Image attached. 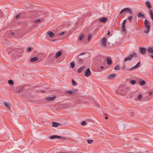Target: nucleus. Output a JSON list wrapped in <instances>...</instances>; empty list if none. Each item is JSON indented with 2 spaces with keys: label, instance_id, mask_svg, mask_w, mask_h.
Listing matches in <instances>:
<instances>
[{
  "label": "nucleus",
  "instance_id": "1",
  "mask_svg": "<svg viewBox=\"0 0 153 153\" xmlns=\"http://www.w3.org/2000/svg\"><path fill=\"white\" fill-rule=\"evenodd\" d=\"M23 51L19 49H16L13 50L11 56V59L16 60L21 57Z\"/></svg>",
  "mask_w": 153,
  "mask_h": 153
},
{
  "label": "nucleus",
  "instance_id": "2",
  "mask_svg": "<svg viewBox=\"0 0 153 153\" xmlns=\"http://www.w3.org/2000/svg\"><path fill=\"white\" fill-rule=\"evenodd\" d=\"M126 92V87L123 86L119 88L118 90L116 91V93L121 95H124Z\"/></svg>",
  "mask_w": 153,
  "mask_h": 153
},
{
  "label": "nucleus",
  "instance_id": "3",
  "mask_svg": "<svg viewBox=\"0 0 153 153\" xmlns=\"http://www.w3.org/2000/svg\"><path fill=\"white\" fill-rule=\"evenodd\" d=\"M102 57L101 56H97L95 58L94 61L95 63L98 65L102 64Z\"/></svg>",
  "mask_w": 153,
  "mask_h": 153
},
{
  "label": "nucleus",
  "instance_id": "4",
  "mask_svg": "<svg viewBox=\"0 0 153 153\" xmlns=\"http://www.w3.org/2000/svg\"><path fill=\"white\" fill-rule=\"evenodd\" d=\"M144 25L147 30H144V32L145 33H148L150 29V23L147 19H145L144 21Z\"/></svg>",
  "mask_w": 153,
  "mask_h": 153
},
{
  "label": "nucleus",
  "instance_id": "5",
  "mask_svg": "<svg viewBox=\"0 0 153 153\" xmlns=\"http://www.w3.org/2000/svg\"><path fill=\"white\" fill-rule=\"evenodd\" d=\"M127 22V19H125L124 20L122 23V25L121 26L120 31L122 33H127L126 29V24Z\"/></svg>",
  "mask_w": 153,
  "mask_h": 153
},
{
  "label": "nucleus",
  "instance_id": "6",
  "mask_svg": "<svg viewBox=\"0 0 153 153\" xmlns=\"http://www.w3.org/2000/svg\"><path fill=\"white\" fill-rule=\"evenodd\" d=\"M49 138L50 139H53L56 138L57 139H59L61 138L62 140H66V138L65 137H61L60 136L56 135H53L51 136H50L49 137Z\"/></svg>",
  "mask_w": 153,
  "mask_h": 153
},
{
  "label": "nucleus",
  "instance_id": "7",
  "mask_svg": "<svg viewBox=\"0 0 153 153\" xmlns=\"http://www.w3.org/2000/svg\"><path fill=\"white\" fill-rule=\"evenodd\" d=\"M123 12H127L130 14H131L132 13V11L129 8H126L122 10Z\"/></svg>",
  "mask_w": 153,
  "mask_h": 153
},
{
  "label": "nucleus",
  "instance_id": "8",
  "mask_svg": "<svg viewBox=\"0 0 153 153\" xmlns=\"http://www.w3.org/2000/svg\"><path fill=\"white\" fill-rule=\"evenodd\" d=\"M140 62H138V63L136 65L133 66V67H131V68H127V69H126V71H131L133 69H134V68H138L140 66Z\"/></svg>",
  "mask_w": 153,
  "mask_h": 153
},
{
  "label": "nucleus",
  "instance_id": "9",
  "mask_svg": "<svg viewBox=\"0 0 153 153\" xmlns=\"http://www.w3.org/2000/svg\"><path fill=\"white\" fill-rule=\"evenodd\" d=\"M140 62H138V63L136 65L133 66V67H131V68H127V69H126V71H131L133 69H134V68H138L140 66Z\"/></svg>",
  "mask_w": 153,
  "mask_h": 153
},
{
  "label": "nucleus",
  "instance_id": "10",
  "mask_svg": "<svg viewBox=\"0 0 153 153\" xmlns=\"http://www.w3.org/2000/svg\"><path fill=\"white\" fill-rule=\"evenodd\" d=\"M17 88L19 89V90L16 92H15L20 93L22 92L24 90L25 87L23 85H21L18 86L17 87Z\"/></svg>",
  "mask_w": 153,
  "mask_h": 153
},
{
  "label": "nucleus",
  "instance_id": "11",
  "mask_svg": "<svg viewBox=\"0 0 153 153\" xmlns=\"http://www.w3.org/2000/svg\"><path fill=\"white\" fill-rule=\"evenodd\" d=\"M107 39L105 38H103L101 40V44L104 47H105L107 45Z\"/></svg>",
  "mask_w": 153,
  "mask_h": 153
},
{
  "label": "nucleus",
  "instance_id": "12",
  "mask_svg": "<svg viewBox=\"0 0 153 153\" xmlns=\"http://www.w3.org/2000/svg\"><path fill=\"white\" fill-rule=\"evenodd\" d=\"M56 97V96L54 95L53 97H49L45 98V100L46 101H49L54 100Z\"/></svg>",
  "mask_w": 153,
  "mask_h": 153
},
{
  "label": "nucleus",
  "instance_id": "13",
  "mask_svg": "<svg viewBox=\"0 0 153 153\" xmlns=\"http://www.w3.org/2000/svg\"><path fill=\"white\" fill-rule=\"evenodd\" d=\"M91 71L89 68H88L85 72V75L86 77H89L91 76Z\"/></svg>",
  "mask_w": 153,
  "mask_h": 153
},
{
  "label": "nucleus",
  "instance_id": "14",
  "mask_svg": "<svg viewBox=\"0 0 153 153\" xmlns=\"http://www.w3.org/2000/svg\"><path fill=\"white\" fill-rule=\"evenodd\" d=\"M133 57V55L131 54H130L128 57L125 59L124 60V62H126L127 61L131 60Z\"/></svg>",
  "mask_w": 153,
  "mask_h": 153
},
{
  "label": "nucleus",
  "instance_id": "15",
  "mask_svg": "<svg viewBox=\"0 0 153 153\" xmlns=\"http://www.w3.org/2000/svg\"><path fill=\"white\" fill-rule=\"evenodd\" d=\"M140 50L142 54H145L146 53V49L144 47H140Z\"/></svg>",
  "mask_w": 153,
  "mask_h": 153
},
{
  "label": "nucleus",
  "instance_id": "16",
  "mask_svg": "<svg viewBox=\"0 0 153 153\" xmlns=\"http://www.w3.org/2000/svg\"><path fill=\"white\" fill-rule=\"evenodd\" d=\"M117 76V74L115 73L111 74L107 76L108 78L109 79H111L114 78Z\"/></svg>",
  "mask_w": 153,
  "mask_h": 153
},
{
  "label": "nucleus",
  "instance_id": "17",
  "mask_svg": "<svg viewBox=\"0 0 153 153\" xmlns=\"http://www.w3.org/2000/svg\"><path fill=\"white\" fill-rule=\"evenodd\" d=\"M146 7L149 9H151L152 8L151 4L150 2L149 1H146L145 3Z\"/></svg>",
  "mask_w": 153,
  "mask_h": 153
},
{
  "label": "nucleus",
  "instance_id": "18",
  "mask_svg": "<svg viewBox=\"0 0 153 153\" xmlns=\"http://www.w3.org/2000/svg\"><path fill=\"white\" fill-rule=\"evenodd\" d=\"M106 61H107V64L108 65H110L111 64L112 60L110 57H107L106 58Z\"/></svg>",
  "mask_w": 153,
  "mask_h": 153
},
{
  "label": "nucleus",
  "instance_id": "19",
  "mask_svg": "<svg viewBox=\"0 0 153 153\" xmlns=\"http://www.w3.org/2000/svg\"><path fill=\"white\" fill-rule=\"evenodd\" d=\"M107 20V18L105 17H103L99 19V21L103 23L105 22Z\"/></svg>",
  "mask_w": 153,
  "mask_h": 153
},
{
  "label": "nucleus",
  "instance_id": "20",
  "mask_svg": "<svg viewBox=\"0 0 153 153\" xmlns=\"http://www.w3.org/2000/svg\"><path fill=\"white\" fill-rule=\"evenodd\" d=\"M147 50L149 53H153V47H148Z\"/></svg>",
  "mask_w": 153,
  "mask_h": 153
},
{
  "label": "nucleus",
  "instance_id": "21",
  "mask_svg": "<svg viewBox=\"0 0 153 153\" xmlns=\"http://www.w3.org/2000/svg\"><path fill=\"white\" fill-rule=\"evenodd\" d=\"M60 125V124L59 123H56L55 122H52V126L54 127H56L59 126Z\"/></svg>",
  "mask_w": 153,
  "mask_h": 153
},
{
  "label": "nucleus",
  "instance_id": "22",
  "mask_svg": "<svg viewBox=\"0 0 153 153\" xmlns=\"http://www.w3.org/2000/svg\"><path fill=\"white\" fill-rule=\"evenodd\" d=\"M137 16L138 18H145V16L143 15L142 13L140 12L138 14H137Z\"/></svg>",
  "mask_w": 153,
  "mask_h": 153
},
{
  "label": "nucleus",
  "instance_id": "23",
  "mask_svg": "<svg viewBox=\"0 0 153 153\" xmlns=\"http://www.w3.org/2000/svg\"><path fill=\"white\" fill-rule=\"evenodd\" d=\"M47 33L51 38H52L54 35L53 33L51 31H48Z\"/></svg>",
  "mask_w": 153,
  "mask_h": 153
},
{
  "label": "nucleus",
  "instance_id": "24",
  "mask_svg": "<svg viewBox=\"0 0 153 153\" xmlns=\"http://www.w3.org/2000/svg\"><path fill=\"white\" fill-rule=\"evenodd\" d=\"M139 83L140 85L142 86L146 84L145 81L143 80L140 79L139 80Z\"/></svg>",
  "mask_w": 153,
  "mask_h": 153
},
{
  "label": "nucleus",
  "instance_id": "25",
  "mask_svg": "<svg viewBox=\"0 0 153 153\" xmlns=\"http://www.w3.org/2000/svg\"><path fill=\"white\" fill-rule=\"evenodd\" d=\"M38 59L36 57H32L30 58V62H34L36 61Z\"/></svg>",
  "mask_w": 153,
  "mask_h": 153
},
{
  "label": "nucleus",
  "instance_id": "26",
  "mask_svg": "<svg viewBox=\"0 0 153 153\" xmlns=\"http://www.w3.org/2000/svg\"><path fill=\"white\" fill-rule=\"evenodd\" d=\"M85 66H83L80 67L77 70V72L79 73H80L85 68Z\"/></svg>",
  "mask_w": 153,
  "mask_h": 153
},
{
  "label": "nucleus",
  "instance_id": "27",
  "mask_svg": "<svg viewBox=\"0 0 153 153\" xmlns=\"http://www.w3.org/2000/svg\"><path fill=\"white\" fill-rule=\"evenodd\" d=\"M62 52L61 51H59L56 54L55 58H57L58 57H59L62 54Z\"/></svg>",
  "mask_w": 153,
  "mask_h": 153
},
{
  "label": "nucleus",
  "instance_id": "28",
  "mask_svg": "<svg viewBox=\"0 0 153 153\" xmlns=\"http://www.w3.org/2000/svg\"><path fill=\"white\" fill-rule=\"evenodd\" d=\"M4 105L7 108L10 109V108L11 106V105L8 102H4Z\"/></svg>",
  "mask_w": 153,
  "mask_h": 153
},
{
  "label": "nucleus",
  "instance_id": "29",
  "mask_svg": "<svg viewBox=\"0 0 153 153\" xmlns=\"http://www.w3.org/2000/svg\"><path fill=\"white\" fill-rule=\"evenodd\" d=\"M149 13L151 16L152 19L153 20V13L152 10H149Z\"/></svg>",
  "mask_w": 153,
  "mask_h": 153
},
{
  "label": "nucleus",
  "instance_id": "30",
  "mask_svg": "<svg viewBox=\"0 0 153 153\" xmlns=\"http://www.w3.org/2000/svg\"><path fill=\"white\" fill-rule=\"evenodd\" d=\"M13 50L12 49H8L6 51V52H7V53L9 54H10L11 52H13Z\"/></svg>",
  "mask_w": 153,
  "mask_h": 153
},
{
  "label": "nucleus",
  "instance_id": "31",
  "mask_svg": "<svg viewBox=\"0 0 153 153\" xmlns=\"http://www.w3.org/2000/svg\"><path fill=\"white\" fill-rule=\"evenodd\" d=\"M65 93L67 94H68L71 95L73 94V91L71 90L67 91L65 92Z\"/></svg>",
  "mask_w": 153,
  "mask_h": 153
},
{
  "label": "nucleus",
  "instance_id": "32",
  "mask_svg": "<svg viewBox=\"0 0 153 153\" xmlns=\"http://www.w3.org/2000/svg\"><path fill=\"white\" fill-rule=\"evenodd\" d=\"M8 83L10 85H13L14 84L13 81L11 79H10L8 80Z\"/></svg>",
  "mask_w": 153,
  "mask_h": 153
},
{
  "label": "nucleus",
  "instance_id": "33",
  "mask_svg": "<svg viewBox=\"0 0 153 153\" xmlns=\"http://www.w3.org/2000/svg\"><path fill=\"white\" fill-rule=\"evenodd\" d=\"M72 85L73 86H75L77 85V84L76 82L73 79L72 80Z\"/></svg>",
  "mask_w": 153,
  "mask_h": 153
},
{
  "label": "nucleus",
  "instance_id": "34",
  "mask_svg": "<svg viewBox=\"0 0 153 153\" xmlns=\"http://www.w3.org/2000/svg\"><path fill=\"white\" fill-rule=\"evenodd\" d=\"M131 84L132 85H134L136 83V81L134 80H132L130 81Z\"/></svg>",
  "mask_w": 153,
  "mask_h": 153
},
{
  "label": "nucleus",
  "instance_id": "35",
  "mask_svg": "<svg viewBox=\"0 0 153 153\" xmlns=\"http://www.w3.org/2000/svg\"><path fill=\"white\" fill-rule=\"evenodd\" d=\"M84 36V35H80L79 36V40L80 41L82 40L83 39Z\"/></svg>",
  "mask_w": 153,
  "mask_h": 153
},
{
  "label": "nucleus",
  "instance_id": "36",
  "mask_svg": "<svg viewBox=\"0 0 153 153\" xmlns=\"http://www.w3.org/2000/svg\"><path fill=\"white\" fill-rule=\"evenodd\" d=\"M42 20H43V19H42L41 20L39 19H38L35 20L34 22L35 23H37L39 22H40L41 21H42Z\"/></svg>",
  "mask_w": 153,
  "mask_h": 153
},
{
  "label": "nucleus",
  "instance_id": "37",
  "mask_svg": "<svg viewBox=\"0 0 153 153\" xmlns=\"http://www.w3.org/2000/svg\"><path fill=\"white\" fill-rule=\"evenodd\" d=\"M70 64H71V68H74L75 66V65L74 63L73 62H71L70 63Z\"/></svg>",
  "mask_w": 153,
  "mask_h": 153
},
{
  "label": "nucleus",
  "instance_id": "38",
  "mask_svg": "<svg viewBox=\"0 0 153 153\" xmlns=\"http://www.w3.org/2000/svg\"><path fill=\"white\" fill-rule=\"evenodd\" d=\"M133 19V17L132 16H129L128 17V19L129 20L130 22H131Z\"/></svg>",
  "mask_w": 153,
  "mask_h": 153
},
{
  "label": "nucleus",
  "instance_id": "39",
  "mask_svg": "<svg viewBox=\"0 0 153 153\" xmlns=\"http://www.w3.org/2000/svg\"><path fill=\"white\" fill-rule=\"evenodd\" d=\"M114 69L116 70H119V66L118 65H117L115 67Z\"/></svg>",
  "mask_w": 153,
  "mask_h": 153
},
{
  "label": "nucleus",
  "instance_id": "40",
  "mask_svg": "<svg viewBox=\"0 0 153 153\" xmlns=\"http://www.w3.org/2000/svg\"><path fill=\"white\" fill-rule=\"evenodd\" d=\"M87 141L88 143L91 144L93 142L94 140H87Z\"/></svg>",
  "mask_w": 153,
  "mask_h": 153
},
{
  "label": "nucleus",
  "instance_id": "41",
  "mask_svg": "<svg viewBox=\"0 0 153 153\" xmlns=\"http://www.w3.org/2000/svg\"><path fill=\"white\" fill-rule=\"evenodd\" d=\"M126 68V65L125 64H124L122 67H121V69L122 70H124Z\"/></svg>",
  "mask_w": 153,
  "mask_h": 153
},
{
  "label": "nucleus",
  "instance_id": "42",
  "mask_svg": "<svg viewBox=\"0 0 153 153\" xmlns=\"http://www.w3.org/2000/svg\"><path fill=\"white\" fill-rule=\"evenodd\" d=\"M87 124V123L85 121H83L81 123V125L82 126H85Z\"/></svg>",
  "mask_w": 153,
  "mask_h": 153
},
{
  "label": "nucleus",
  "instance_id": "43",
  "mask_svg": "<svg viewBox=\"0 0 153 153\" xmlns=\"http://www.w3.org/2000/svg\"><path fill=\"white\" fill-rule=\"evenodd\" d=\"M92 37V36L91 34H89L88 36V40L89 41Z\"/></svg>",
  "mask_w": 153,
  "mask_h": 153
},
{
  "label": "nucleus",
  "instance_id": "44",
  "mask_svg": "<svg viewBox=\"0 0 153 153\" xmlns=\"http://www.w3.org/2000/svg\"><path fill=\"white\" fill-rule=\"evenodd\" d=\"M137 98L139 100H141L142 98V95L141 94L138 95Z\"/></svg>",
  "mask_w": 153,
  "mask_h": 153
},
{
  "label": "nucleus",
  "instance_id": "45",
  "mask_svg": "<svg viewBox=\"0 0 153 153\" xmlns=\"http://www.w3.org/2000/svg\"><path fill=\"white\" fill-rule=\"evenodd\" d=\"M78 60L79 62V63H82L83 62L82 60L80 58H78Z\"/></svg>",
  "mask_w": 153,
  "mask_h": 153
},
{
  "label": "nucleus",
  "instance_id": "46",
  "mask_svg": "<svg viewBox=\"0 0 153 153\" xmlns=\"http://www.w3.org/2000/svg\"><path fill=\"white\" fill-rule=\"evenodd\" d=\"M73 91V94L74 93H77L78 91V90L77 89H74V90H73V91Z\"/></svg>",
  "mask_w": 153,
  "mask_h": 153
},
{
  "label": "nucleus",
  "instance_id": "47",
  "mask_svg": "<svg viewBox=\"0 0 153 153\" xmlns=\"http://www.w3.org/2000/svg\"><path fill=\"white\" fill-rule=\"evenodd\" d=\"M80 100V99H79V98H76V102L78 103H80V102H79V101Z\"/></svg>",
  "mask_w": 153,
  "mask_h": 153
},
{
  "label": "nucleus",
  "instance_id": "48",
  "mask_svg": "<svg viewBox=\"0 0 153 153\" xmlns=\"http://www.w3.org/2000/svg\"><path fill=\"white\" fill-rule=\"evenodd\" d=\"M65 34L64 32H62L59 33V35L60 36H62Z\"/></svg>",
  "mask_w": 153,
  "mask_h": 153
},
{
  "label": "nucleus",
  "instance_id": "49",
  "mask_svg": "<svg viewBox=\"0 0 153 153\" xmlns=\"http://www.w3.org/2000/svg\"><path fill=\"white\" fill-rule=\"evenodd\" d=\"M20 15L19 14H18L16 16V19H18L20 17Z\"/></svg>",
  "mask_w": 153,
  "mask_h": 153
},
{
  "label": "nucleus",
  "instance_id": "50",
  "mask_svg": "<svg viewBox=\"0 0 153 153\" xmlns=\"http://www.w3.org/2000/svg\"><path fill=\"white\" fill-rule=\"evenodd\" d=\"M131 54H132L133 55V57L134 56H135V57H137V55L134 52V53H133Z\"/></svg>",
  "mask_w": 153,
  "mask_h": 153
},
{
  "label": "nucleus",
  "instance_id": "51",
  "mask_svg": "<svg viewBox=\"0 0 153 153\" xmlns=\"http://www.w3.org/2000/svg\"><path fill=\"white\" fill-rule=\"evenodd\" d=\"M32 49V48L31 47H29L28 48H27V50L28 51H30Z\"/></svg>",
  "mask_w": 153,
  "mask_h": 153
},
{
  "label": "nucleus",
  "instance_id": "52",
  "mask_svg": "<svg viewBox=\"0 0 153 153\" xmlns=\"http://www.w3.org/2000/svg\"><path fill=\"white\" fill-rule=\"evenodd\" d=\"M131 116L132 117H133L134 116V113L133 112H131Z\"/></svg>",
  "mask_w": 153,
  "mask_h": 153
},
{
  "label": "nucleus",
  "instance_id": "53",
  "mask_svg": "<svg viewBox=\"0 0 153 153\" xmlns=\"http://www.w3.org/2000/svg\"><path fill=\"white\" fill-rule=\"evenodd\" d=\"M11 36L12 37H13L14 36V33L13 32H11Z\"/></svg>",
  "mask_w": 153,
  "mask_h": 153
},
{
  "label": "nucleus",
  "instance_id": "54",
  "mask_svg": "<svg viewBox=\"0 0 153 153\" xmlns=\"http://www.w3.org/2000/svg\"><path fill=\"white\" fill-rule=\"evenodd\" d=\"M110 32L109 31H108V33H107V35H110Z\"/></svg>",
  "mask_w": 153,
  "mask_h": 153
},
{
  "label": "nucleus",
  "instance_id": "55",
  "mask_svg": "<svg viewBox=\"0 0 153 153\" xmlns=\"http://www.w3.org/2000/svg\"><path fill=\"white\" fill-rule=\"evenodd\" d=\"M123 13V12L122 10L120 13L119 14L121 15Z\"/></svg>",
  "mask_w": 153,
  "mask_h": 153
},
{
  "label": "nucleus",
  "instance_id": "56",
  "mask_svg": "<svg viewBox=\"0 0 153 153\" xmlns=\"http://www.w3.org/2000/svg\"><path fill=\"white\" fill-rule=\"evenodd\" d=\"M2 16V13L1 12V11H0V16Z\"/></svg>",
  "mask_w": 153,
  "mask_h": 153
},
{
  "label": "nucleus",
  "instance_id": "57",
  "mask_svg": "<svg viewBox=\"0 0 153 153\" xmlns=\"http://www.w3.org/2000/svg\"><path fill=\"white\" fill-rule=\"evenodd\" d=\"M85 54V53H80L79 54V56H81V55H84Z\"/></svg>",
  "mask_w": 153,
  "mask_h": 153
},
{
  "label": "nucleus",
  "instance_id": "58",
  "mask_svg": "<svg viewBox=\"0 0 153 153\" xmlns=\"http://www.w3.org/2000/svg\"><path fill=\"white\" fill-rule=\"evenodd\" d=\"M100 68L101 69H103L104 68L103 66H101Z\"/></svg>",
  "mask_w": 153,
  "mask_h": 153
},
{
  "label": "nucleus",
  "instance_id": "59",
  "mask_svg": "<svg viewBox=\"0 0 153 153\" xmlns=\"http://www.w3.org/2000/svg\"><path fill=\"white\" fill-rule=\"evenodd\" d=\"M152 92H149V94L150 96H151L152 94Z\"/></svg>",
  "mask_w": 153,
  "mask_h": 153
},
{
  "label": "nucleus",
  "instance_id": "60",
  "mask_svg": "<svg viewBox=\"0 0 153 153\" xmlns=\"http://www.w3.org/2000/svg\"><path fill=\"white\" fill-rule=\"evenodd\" d=\"M56 39H52V42H54V41H56Z\"/></svg>",
  "mask_w": 153,
  "mask_h": 153
},
{
  "label": "nucleus",
  "instance_id": "61",
  "mask_svg": "<svg viewBox=\"0 0 153 153\" xmlns=\"http://www.w3.org/2000/svg\"><path fill=\"white\" fill-rule=\"evenodd\" d=\"M105 119H108V117H105Z\"/></svg>",
  "mask_w": 153,
  "mask_h": 153
},
{
  "label": "nucleus",
  "instance_id": "62",
  "mask_svg": "<svg viewBox=\"0 0 153 153\" xmlns=\"http://www.w3.org/2000/svg\"><path fill=\"white\" fill-rule=\"evenodd\" d=\"M45 92V91H41V92L42 93H43Z\"/></svg>",
  "mask_w": 153,
  "mask_h": 153
},
{
  "label": "nucleus",
  "instance_id": "63",
  "mask_svg": "<svg viewBox=\"0 0 153 153\" xmlns=\"http://www.w3.org/2000/svg\"><path fill=\"white\" fill-rule=\"evenodd\" d=\"M151 56L153 59V55H151Z\"/></svg>",
  "mask_w": 153,
  "mask_h": 153
},
{
  "label": "nucleus",
  "instance_id": "64",
  "mask_svg": "<svg viewBox=\"0 0 153 153\" xmlns=\"http://www.w3.org/2000/svg\"><path fill=\"white\" fill-rule=\"evenodd\" d=\"M43 14L44 15H45V13H43Z\"/></svg>",
  "mask_w": 153,
  "mask_h": 153
}]
</instances>
